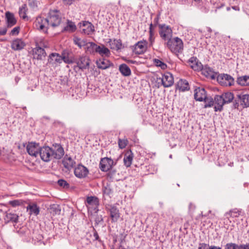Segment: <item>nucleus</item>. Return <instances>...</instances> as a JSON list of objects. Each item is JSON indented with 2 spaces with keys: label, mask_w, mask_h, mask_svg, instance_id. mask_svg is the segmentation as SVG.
I'll return each instance as SVG.
<instances>
[{
  "label": "nucleus",
  "mask_w": 249,
  "mask_h": 249,
  "mask_svg": "<svg viewBox=\"0 0 249 249\" xmlns=\"http://www.w3.org/2000/svg\"><path fill=\"white\" fill-rule=\"evenodd\" d=\"M36 47L33 49L34 58L37 60H42L46 55L45 51L39 46L38 43H36Z\"/></svg>",
  "instance_id": "obj_19"
},
{
  "label": "nucleus",
  "mask_w": 249,
  "mask_h": 249,
  "mask_svg": "<svg viewBox=\"0 0 249 249\" xmlns=\"http://www.w3.org/2000/svg\"><path fill=\"white\" fill-rule=\"evenodd\" d=\"M103 221V217L102 215H97L95 218V224L99 225L101 222Z\"/></svg>",
  "instance_id": "obj_53"
},
{
  "label": "nucleus",
  "mask_w": 249,
  "mask_h": 249,
  "mask_svg": "<svg viewBox=\"0 0 249 249\" xmlns=\"http://www.w3.org/2000/svg\"><path fill=\"white\" fill-rule=\"evenodd\" d=\"M230 7H228L227 8V10L228 11L230 10Z\"/></svg>",
  "instance_id": "obj_64"
},
{
  "label": "nucleus",
  "mask_w": 249,
  "mask_h": 249,
  "mask_svg": "<svg viewBox=\"0 0 249 249\" xmlns=\"http://www.w3.org/2000/svg\"><path fill=\"white\" fill-rule=\"evenodd\" d=\"M20 28L19 27H16L14 28L10 32V35L14 36V35H17L18 34L19 32Z\"/></svg>",
  "instance_id": "obj_54"
},
{
  "label": "nucleus",
  "mask_w": 249,
  "mask_h": 249,
  "mask_svg": "<svg viewBox=\"0 0 249 249\" xmlns=\"http://www.w3.org/2000/svg\"><path fill=\"white\" fill-rule=\"evenodd\" d=\"M194 98L196 101H203L207 97V92L204 88L198 87L194 90Z\"/></svg>",
  "instance_id": "obj_18"
},
{
  "label": "nucleus",
  "mask_w": 249,
  "mask_h": 249,
  "mask_svg": "<svg viewBox=\"0 0 249 249\" xmlns=\"http://www.w3.org/2000/svg\"><path fill=\"white\" fill-rule=\"evenodd\" d=\"M73 41L75 45H77L79 49H82L85 47L86 44L87 42L86 39H81L78 36H74L73 38Z\"/></svg>",
  "instance_id": "obj_36"
},
{
  "label": "nucleus",
  "mask_w": 249,
  "mask_h": 249,
  "mask_svg": "<svg viewBox=\"0 0 249 249\" xmlns=\"http://www.w3.org/2000/svg\"><path fill=\"white\" fill-rule=\"evenodd\" d=\"M75 63H76V65L74 66V70L76 71L77 68L81 70H84L89 69L90 59L86 56L82 55L80 56L77 59H75Z\"/></svg>",
  "instance_id": "obj_4"
},
{
  "label": "nucleus",
  "mask_w": 249,
  "mask_h": 249,
  "mask_svg": "<svg viewBox=\"0 0 249 249\" xmlns=\"http://www.w3.org/2000/svg\"><path fill=\"white\" fill-rule=\"evenodd\" d=\"M27 8L26 5L23 4L19 9L18 14L19 17L23 19H28V17L26 15Z\"/></svg>",
  "instance_id": "obj_41"
},
{
  "label": "nucleus",
  "mask_w": 249,
  "mask_h": 249,
  "mask_svg": "<svg viewBox=\"0 0 249 249\" xmlns=\"http://www.w3.org/2000/svg\"><path fill=\"white\" fill-rule=\"evenodd\" d=\"M208 31L212 32V29L209 28V29H208Z\"/></svg>",
  "instance_id": "obj_63"
},
{
  "label": "nucleus",
  "mask_w": 249,
  "mask_h": 249,
  "mask_svg": "<svg viewBox=\"0 0 249 249\" xmlns=\"http://www.w3.org/2000/svg\"><path fill=\"white\" fill-rule=\"evenodd\" d=\"M93 235L95 238V240L98 241L100 242H101V240L99 236L97 231L94 229Z\"/></svg>",
  "instance_id": "obj_56"
},
{
  "label": "nucleus",
  "mask_w": 249,
  "mask_h": 249,
  "mask_svg": "<svg viewBox=\"0 0 249 249\" xmlns=\"http://www.w3.org/2000/svg\"><path fill=\"white\" fill-rule=\"evenodd\" d=\"M109 43L111 49L118 51L122 48V42L120 39H114L112 41H109Z\"/></svg>",
  "instance_id": "obj_34"
},
{
  "label": "nucleus",
  "mask_w": 249,
  "mask_h": 249,
  "mask_svg": "<svg viewBox=\"0 0 249 249\" xmlns=\"http://www.w3.org/2000/svg\"><path fill=\"white\" fill-rule=\"evenodd\" d=\"M240 100L241 105L243 107H249V94L241 93L237 95Z\"/></svg>",
  "instance_id": "obj_30"
},
{
  "label": "nucleus",
  "mask_w": 249,
  "mask_h": 249,
  "mask_svg": "<svg viewBox=\"0 0 249 249\" xmlns=\"http://www.w3.org/2000/svg\"><path fill=\"white\" fill-rule=\"evenodd\" d=\"M133 157L131 150H130L126 152L124 158V165L126 167H128L131 166Z\"/></svg>",
  "instance_id": "obj_31"
},
{
  "label": "nucleus",
  "mask_w": 249,
  "mask_h": 249,
  "mask_svg": "<svg viewBox=\"0 0 249 249\" xmlns=\"http://www.w3.org/2000/svg\"><path fill=\"white\" fill-rule=\"evenodd\" d=\"M27 209L30 211V214H34L35 215L39 214V208L36 203L29 204L27 207Z\"/></svg>",
  "instance_id": "obj_38"
},
{
  "label": "nucleus",
  "mask_w": 249,
  "mask_h": 249,
  "mask_svg": "<svg viewBox=\"0 0 249 249\" xmlns=\"http://www.w3.org/2000/svg\"><path fill=\"white\" fill-rule=\"evenodd\" d=\"M214 104L215 106L214 107L215 111H221L223 109V106L225 104L224 103L223 98L221 96L216 95L214 97Z\"/></svg>",
  "instance_id": "obj_25"
},
{
  "label": "nucleus",
  "mask_w": 249,
  "mask_h": 249,
  "mask_svg": "<svg viewBox=\"0 0 249 249\" xmlns=\"http://www.w3.org/2000/svg\"><path fill=\"white\" fill-rule=\"evenodd\" d=\"M239 246L234 243H227L225 245V249H237Z\"/></svg>",
  "instance_id": "obj_51"
},
{
  "label": "nucleus",
  "mask_w": 249,
  "mask_h": 249,
  "mask_svg": "<svg viewBox=\"0 0 249 249\" xmlns=\"http://www.w3.org/2000/svg\"><path fill=\"white\" fill-rule=\"evenodd\" d=\"M119 71L123 76H128L131 74V70L125 64H122L119 66Z\"/></svg>",
  "instance_id": "obj_35"
},
{
  "label": "nucleus",
  "mask_w": 249,
  "mask_h": 249,
  "mask_svg": "<svg viewBox=\"0 0 249 249\" xmlns=\"http://www.w3.org/2000/svg\"><path fill=\"white\" fill-rule=\"evenodd\" d=\"M28 5L33 9L37 7V1L36 0H28Z\"/></svg>",
  "instance_id": "obj_52"
},
{
  "label": "nucleus",
  "mask_w": 249,
  "mask_h": 249,
  "mask_svg": "<svg viewBox=\"0 0 249 249\" xmlns=\"http://www.w3.org/2000/svg\"><path fill=\"white\" fill-rule=\"evenodd\" d=\"M20 233L25 235L26 236H28V237H32L33 238V237L31 236V233L30 230L26 227H22L20 229Z\"/></svg>",
  "instance_id": "obj_45"
},
{
  "label": "nucleus",
  "mask_w": 249,
  "mask_h": 249,
  "mask_svg": "<svg viewBox=\"0 0 249 249\" xmlns=\"http://www.w3.org/2000/svg\"><path fill=\"white\" fill-rule=\"evenodd\" d=\"M5 18L8 27L13 26L17 23V20L14 14L9 11L5 13Z\"/></svg>",
  "instance_id": "obj_28"
},
{
  "label": "nucleus",
  "mask_w": 249,
  "mask_h": 249,
  "mask_svg": "<svg viewBox=\"0 0 249 249\" xmlns=\"http://www.w3.org/2000/svg\"><path fill=\"white\" fill-rule=\"evenodd\" d=\"M221 96L225 104L231 103L234 99V95L231 92L223 93Z\"/></svg>",
  "instance_id": "obj_37"
},
{
  "label": "nucleus",
  "mask_w": 249,
  "mask_h": 249,
  "mask_svg": "<svg viewBox=\"0 0 249 249\" xmlns=\"http://www.w3.org/2000/svg\"><path fill=\"white\" fill-rule=\"evenodd\" d=\"M231 8H232V9H233V10H234L235 11H239L240 10V8L238 6H232Z\"/></svg>",
  "instance_id": "obj_60"
},
{
  "label": "nucleus",
  "mask_w": 249,
  "mask_h": 249,
  "mask_svg": "<svg viewBox=\"0 0 249 249\" xmlns=\"http://www.w3.org/2000/svg\"><path fill=\"white\" fill-rule=\"evenodd\" d=\"M38 155L45 162H49L53 159L52 149L48 146L41 147L39 149Z\"/></svg>",
  "instance_id": "obj_5"
},
{
  "label": "nucleus",
  "mask_w": 249,
  "mask_h": 249,
  "mask_svg": "<svg viewBox=\"0 0 249 249\" xmlns=\"http://www.w3.org/2000/svg\"><path fill=\"white\" fill-rule=\"evenodd\" d=\"M147 44L148 42L146 40L138 41L132 46L133 53L136 54H143L147 50Z\"/></svg>",
  "instance_id": "obj_9"
},
{
  "label": "nucleus",
  "mask_w": 249,
  "mask_h": 249,
  "mask_svg": "<svg viewBox=\"0 0 249 249\" xmlns=\"http://www.w3.org/2000/svg\"><path fill=\"white\" fill-rule=\"evenodd\" d=\"M244 215L245 213L243 210L237 208L231 209L224 214V216L230 222H231V219H232L234 222H235L234 219L236 218H238L240 216H244Z\"/></svg>",
  "instance_id": "obj_6"
},
{
  "label": "nucleus",
  "mask_w": 249,
  "mask_h": 249,
  "mask_svg": "<svg viewBox=\"0 0 249 249\" xmlns=\"http://www.w3.org/2000/svg\"><path fill=\"white\" fill-rule=\"evenodd\" d=\"M7 29L6 27L0 28V36H4L6 34Z\"/></svg>",
  "instance_id": "obj_57"
},
{
  "label": "nucleus",
  "mask_w": 249,
  "mask_h": 249,
  "mask_svg": "<svg viewBox=\"0 0 249 249\" xmlns=\"http://www.w3.org/2000/svg\"><path fill=\"white\" fill-rule=\"evenodd\" d=\"M195 206L194 205H193V204L192 203H190L189 204V209H195Z\"/></svg>",
  "instance_id": "obj_61"
},
{
  "label": "nucleus",
  "mask_w": 249,
  "mask_h": 249,
  "mask_svg": "<svg viewBox=\"0 0 249 249\" xmlns=\"http://www.w3.org/2000/svg\"><path fill=\"white\" fill-rule=\"evenodd\" d=\"M154 62L156 66L160 67L162 69L164 70L167 68L166 64L159 59H155Z\"/></svg>",
  "instance_id": "obj_48"
},
{
  "label": "nucleus",
  "mask_w": 249,
  "mask_h": 249,
  "mask_svg": "<svg viewBox=\"0 0 249 249\" xmlns=\"http://www.w3.org/2000/svg\"><path fill=\"white\" fill-rule=\"evenodd\" d=\"M76 162L71 157L66 155L62 160V164L64 167L68 170L73 168Z\"/></svg>",
  "instance_id": "obj_23"
},
{
  "label": "nucleus",
  "mask_w": 249,
  "mask_h": 249,
  "mask_svg": "<svg viewBox=\"0 0 249 249\" xmlns=\"http://www.w3.org/2000/svg\"><path fill=\"white\" fill-rule=\"evenodd\" d=\"M200 71H201L202 74L205 77L210 78L212 79H215V75L213 69L208 66H202V68L200 70Z\"/></svg>",
  "instance_id": "obj_26"
},
{
  "label": "nucleus",
  "mask_w": 249,
  "mask_h": 249,
  "mask_svg": "<svg viewBox=\"0 0 249 249\" xmlns=\"http://www.w3.org/2000/svg\"><path fill=\"white\" fill-rule=\"evenodd\" d=\"M188 160H189V161H190V163H191V162H192V160H191V159H190L189 157H188Z\"/></svg>",
  "instance_id": "obj_62"
},
{
  "label": "nucleus",
  "mask_w": 249,
  "mask_h": 249,
  "mask_svg": "<svg viewBox=\"0 0 249 249\" xmlns=\"http://www.w3.org/2000/svg\"><path fill=\"white\" fill-rule=\"evenodd\" d=\"M128 143V141L126 139H119L118 145L120 148H124Z\"/></svg>",
  "instance_id": "obj_47"
},
{
  "label": "nucleus",
  "mask_w": 249,
  "mask_h": 249,
  "mask_svg": "<svg viewBox=\"0 0 249 249\" xmlns=\"http://www.w3.org/2000/svg\"><path fill=\"white\" fill-rule=\"evenodd\" d=\"M118 174L117 173L116 170L111 169L109 171L107 174V177L112 180H118L117 175Z\"/></svg>",
  "instance_id": "obj_44"
},
{
  "label": "nucleus",
  "mask_w": 249,
  "mask_h": 249,
  "mask_svg": "<svg viewBox=\"0 0 249 249\" xmlns=\"http://www.w3.org/2000/svg\"><path fill=\"white\" fill-rule=\"evenodd\" d=\"M189 89V83L186 80L180 79L177 84V89L180 91H187Z\"/></svg>",
  "instance_id": "obj_33"
},
{
  "label": "nucleus",
  "mask_w": 249,
  "mask_h": 249,
  "mask_svg": "<svg viewBox=\"0 0 249 249\" xmlns=\"http://www.w3.org/2000/svg\"><path fill=\"white\" fill-rule=\"evenodd\" d=\"M149 41L150 43L149 45L152 46L153 44V43L154 42V41H155V37L154 36V29L153 28V24H152V22L149 24Z\"/></svg>",
  "instance_id": "obj_42"
},
{
  "label": "nucleus",
  "mask_w": 249,
  "mask_h": 249,
  "mask_svg": "<svg viewBox=\"0 0 249 249\" xmlns=\"http://www.w3.org/2000/svg\"><path fill=\"white\" fill-rule=\"evenodd\" d=\"M52 150V156L53 159L56 160L61 159L64 155V150L60 143H54L51 147Z\"/></svg>",
  "instance_id": "obj_8"
},
{
  "label": "nucleus",
  "mask_w": 249,
  "mask_h": 249,
  "mask_svg": "<svg viewBox=\"0 0 249 249\" xmlns=\"http://www.w3.org/2000/svg\"><path fill=\"white\" fill-rule=\"evenodd\" d=\"M96 53H99L102 56L109 57L110 55L109 50L104 45H98Z\"/></svg>",
  "instance_id": "obj_32"
},
{
  "label": "nucleus",
  "mask_w": 249,
  "mask_h": 249,
  "mask_svg": "<svg viewBox=\"0 0 249 249\" xmlns=\"http://www.w3.org/2000/svg\"><path fill=\"white\" fill-rule=\"evenodd\" d=\"M170 51L175 54L182 53L183 50V43L178 37H175L168 40L164 44Z\"/></svg>",
  "instance_id": "obj_2"
},
{
  "label": "nucleus",
  "mask_w": 249,
  "mask_h": 249,
  "mask_svg": "<svg viewBox=\"0 0 249 249\" xmlns=\"http://www.w3.org/2000/svg\"><path fill=\"white\" fill-rule=\"evenodd\" d=\"M218 82L222 86H231L234 84V79L228 74H221L217 77Z\"/></svg>",
  "instance_id": "obj_7"
},
{
  "label": "nucleus",
  "mask_w": 249,
  "mask_h": 249,
  "mask_svg": "<svg viewBox=\"0 0 249 249\" xmlns=\"http://www.w3.org/2000/svg\"><path fill=\"white\" fill-rule=\"evenodd\" d=\"M61 21L60 13L57 10H50L48 18H43L41 17L36 18L34 22L35 27L38 30L47 33L48 25L53 27L59 26Z\"/></svg>",
  "instance_id": "obj_1"
},
{
  "label": "nucleus",
  "mask_w": 249,
  "mask_h": 249,
  "mask_svg": "<svg viewBox=\"0 0 249 249\" xmlns=\"http://www.w3.org/2000/svg\"><path fill=\"white\" fill-rule=\"evenodd\" d=\"M96 64L98 68L102 70H106L113 66L112 63L109 60L106 59H100L97 61Z\"/></svg>",
  "instance_id": "obj_29"
},
{
  "label": "nucleus",
  "mask_w": 249,
  "mask_h": 249,
  "mask_svg": "<svg viewBox=\"0 0 249 249\" xmlns=\"http://www.w3.org/2000/svg\"><path fill=\"white\" fill-rule=\"evenodd\" d=\"M86 206H90L94 208L95 213L98 211V209L96 208L99 205V200L98 198L95 196H87L85 201Z\"/></svg>",
  "instance_id": "obj_22"
},
{
  "label": "nucleus",
  "mask_w": 249,
  "mask_h": 249,
  "mask_svg": "<svg viewBox=\"0 0 249 249\" xmlns=\"http://www.w3.org/2000/svg\"><path fill=\"white\" fill-rule=\"evenodd\" d=\"M79 24L80 28L81 27H84V28L82 29V33L89 35H91L95 31L94 27L93 24L89 21H83Z\"/></svg>",
  "instance_id": "obj_17"
},
{
  "label": "nucleus",
  "mask_w": 249,
  "mask_h": 249,
  "mask_svg": "<svg viewBox=\"0 0 249 249\" xmlns=\"http://www.w3.org/2000/svg\"><path fill=\"white\" fill-rule=\"evenodd\" d=\"M209 249H221L220 247H216L215 246H209Z\"/></svg>",
  "instance_id": "obj_59"
},
{
  "label": "nucleus",
  "mask_w": 249,
  "mask_h": 249,
  "mask_svg": "<svg viewBox=\"0 0 249 249\" xmlns=\"http://www.w3.org/2000/svg\"><path fill=\"white\" fill-rule=\"evenodd\" d=\"M9 204L11 205L12 207H16L18 206L21 205L22 204V201L21 200H14L10 201L9 202Z\"/></svg>",
  "instance_id": "obj_49"
},
{
  "label": "nucleus",
  "mask_w": 249,
  "mask_h": 249,
  "mask_svg": "<svg viewBox=\"0 0 249 249\" xmlns=\"http://www.w3.org/2000/svg\"><path fill=\"white\" fill-rule=\"evenodd\" d=\"M238 249H249V243L246 245H240L239 246Z\"/></svg>",
  "instance_id": "obj_58"
},
{
  "label": "nucleus",
  "mask_w": 249,
  "mask_h": 249,
  "mask_svg": "<svg viewBox=\"0 0 249 249\" xmlns=\"http://www.w3.org/2000/svg\"><path fill=\"white\" fill-rule=\"evenodd\" d=\"M62 61L66 64H71L75 63V59L72 54V52L69 50L65 49L61 52Z\"/></svg>",
  "instance_id": "obj_10"
},
{
  "label": "nucleus",
  "mask_w": 249,
  "mask_h": 249,
  "mask_svg": "<svg viewBox=\"0 0 249 249\" xmlns=\"http://www.w3.org/2000/svg\"><path fill=\"white\" fill-rule=\"evenodd\" d=\"M40 148L38 143L31 142L27 144L26 149L30 155L36 157L38 155Z\"/></svg>",
  "instance_id": "obj_14"
},
{
  "label": "nucleus",
  "mask_w": 249,
  "mask_h": 249,
  "mask_svg": "<svg viewBox=\"0 0 249 249\" xmlns=\"http://www.w3.org/2000/svg\"><path fill=\"white\" fill-rule=\"evenodd\" d=\"M25 46V43L21 39L17 38L11 43V48L15 51L21 50Z\"/></svg>",
  "instance_id": "obj_27"
},
{
  "label": "nucleus",
  "mask_w": 249,
  "mask_h": 249,
  "mask_svg": "<svg viewBox=\"0 0 249 249\" xmlns=\"http://www.w3.org/2000/svg\"><path fill=\"white\" fill-rule=\"evenodd\" d=\"M113 160L107 157L101 159L100 162V168L101 171L107 172L109 171L113 166Z\"/></svg>",
  "instance_id": "obj_13"
},
{
  "label": "nucleus",
  "mask_w": 249,
  "mask_h": 249,
  "mask_svg": "<svg viewBox=\"0 0 249 249\" xmlns=\"http://www.w3.org/2000/svg\"><path fill=\"white\" fill-rule=\"evenodd\" d=\"M67 25L63 29V31L74 32L76 30V26L74 23L70 20H67Z\"/></svg>",
  "instance_id": "obj_39"
},
{
  "label": "nucleus",
  "mask_w": 249,
  "mask_h": 249,
  "mask_svg": "<svg viewBox=\"0 0 249 249\" xmlns=\"http://www.w3.org/2000/svg\"><path fill=\"white\" fill-rule=\"evenodd\" d=\"M237 83L242 86H249V76L245 75L238 77Z\"/></svg>",
  "instance_id": "obj_40"
},
{
  "label": "nucleus",
  "mask_w": 249,
  "mask_h": 249,
  "mask_svg": "<svg viewBox=\"0 0 249 249\" xmlns=\"http://www.w3.org/2000/svg\"><path fill=\"white\" fill-rule=\"evenodd\" d=\"M48 63L52 66H57L62 62L61 54L56 53H51L48 57Z\"/></svg>",
  "instance_id": "obj_15"
},
{
  "label": "nucleus",
  "mask_w": 249,
  "mask_h": 249,
  "mask_svg": "<svg viewBox=\"0 0 249 249\" xmlns=\"http://www.w3.org/2000/svg\"><path fill=\"white\" fill-rule=\"evenodd\" d=\"M198 249H209V245L205 243H199Z\"/></svg>",
  "instance_id": "obj_55"
},
{
  "label": "nucleus",
  "mask_w": 249,
  "mask_h": 249,
  "mask_svg": "<svg viewBox=\"0 0 249 249\" xmlns=\"http://www.w3.org/2000/svg\"><path fill=\"white\" fill-rule=\"evenodd\" d=\"M160 13L158 14L156 17L155 18L154 20H153V28L154 29L155 27H156L157 26H158L160 24L159 23V20L160 19Z\"/></svg>",
  "instance_id": "obj_50"
},
{
  "label": "nucleus",
  "mask_w": 249,
  "mask_h": 249,
  "mask_svg": "<svg viewBox=\"0 0 249 249\" xmlns=\"http://www.w3.org/2000/svg\"><path fill=\"white\" fill-rule=\"evenodd\" d=\"M107 211L109 213L111 222H116L120 217L118 209L115 206L110 205L107 207Z\"/></svg>",
  "instance_id": "obj_11"
},
{
  "label": "nucleus",
  "mask_w": 249,
  "mask_h": 249,
  "mask_svg": "<svg viewBox=\"0 0 249 249\" xmlns=\"http://www.w3.org/2000/svg\"><path fill=\"white\" fill-rule=\"evenodd\" d=\"M57 183L59 186L65 189H68L70 187V184L64 179H59L57 181Z\"/></svg>",
  "instance_id": "obj_46"
},
{
  "label": "nucleus",
  "mask_w": 249,
  "mask_h": 249,
  "mask_svg": "<svg viewBox=\"0 0 249 249\" xmlns=\"http://www.w3.org/2000/svg\"><path fill=\"white\" fill-rule=\"evenodd\" d=\"M97 46L94 42L87 41L84 49L86 53L94 55L96 53Z\"/></svg>",
  "instance_id": "obj_24"
},
{
  "label": "nucleus",
  "mask_w": 249,
  "mask_h": 249,
  "mask_svg": "<svg viewBox=\"0 0 249 249\" xmlns=\"http://www.w3.org/2000/svg\"><path fill=\"white\" fill-rule=\"evenodd\" d=\"M188 63L191 68L196 71H200L202 68L203 65L198 59L195 56L191 57L188 61Z\"/></svg>",
  "instance_id": "obj_21"
},
{
  "label": "nucleus",
  "mask_w": 249,
  "mask_h": 249,
  "mask_svg": "<svg viewBox=\"0 0 249 249\" xmlns=\"http://www.w3.org/2000/svg\"><path fill=\"white\" fill-rule=\"evenodd\" d=\"M159 35L161 38L164 41H168L172 38L173 31L170 26L165 24H160Z\"/></svg>",
  "instance_id": "obj_3"
},
{
  "label": "nucleus",
  "mask_w": 249,
  "mask_h": 249,
  "mask_svg": "<svg viewBox=\"0 0 249 249\" xmlns=\"http://www.w3.org/2000/svg\"><path fill=\"white\" fill-rule=\"evenodd\" d=\"M162 85L165 88L172 86L174 84L173 76L169 72H165L161 78Z\"/></svg>",
  "instance_id": "obj_16"
},
{
  "label": "nucleus",
  "mask_w": 249,
  "mask_h": 249,
  "mask_svg": "<svg viewBox=\"0 0 249 249\" xmlns=\"http://www.w3.org/2000/svg\"><path fill=\"white\" fill-rule=\"evenodd\" d=\"M89 171L88 169L82 164H78L74 170L75 176L79 178H84L87 177Z\"/></svg>",
  "instance_id": "obj_12"
},
{
  "label": "nucleus",
  "mask_w": 249,
  "mask_h": 249,
  "mask_svg": "<svg viewBox=\"0 0 249 249\" xmlns=\"http://www.w3.org/2000/svg\"><path fill=\"white\" fill-rule=\"evenodd\" d=\"M3 219L5 223H17L18 222V216L16 213L8 211L5 212Z\"/></svg>",
  "instance_id": "obj_20"
},
{
  "label": "nucleus",
  "mask_w": 249,
  "mask_h": 249,
  "mask_svg": "<svg viewBox=\"0 0 249 249\" xmlns=\"http://www.w3.org/2000/svg\"><path fill=\"white\" fill-rule=\"evenodd\" d=\"M205 102L204 108H207L212 107L214 103V99L213 100L212 97H208L206 98V99L204 100Z\"/></svg>",
  "instance_id": "obj_43"
}]
</instances>
